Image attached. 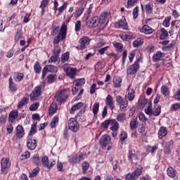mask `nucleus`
Here are the masks:
<instances>
[{"label": "nucleus", "instance_id": "f257e3e1", "mask_svg": "<svg viewBox=\"0 0 180 180\" xmlns=\"http://www.w3.org/2000/svg\"><path fill=\"white\" fill-rule=\"evenodd\" d=\"M108 16L109 13L108 12H103L100 16L96 15L91 17L86 21V26L89 27V29H95V27H97V32H101L106 26V20Z\"/></svg>", "mask_w": 180, "mask_h": 180}, {"label": "nucleus", "instance_id": "f03ea898", "mask_svg": "<svg viewBox=\"0 0 180 180\" xmlns=\"http://www.w3.org/2000/svg\"><path fill=\"white\" fill-rule=\"evenodd\" d=\"M110 126V130L112 131V137L117 136V131H119V122L115 119H108L101 123V129L107 130Z\"/></svg>", "mask_w": 180, "mask_h": 180}, {"label": "nucleus", "instance_id": "7ed1b4c3", "mask_svg": "<svg viewBox=\"0 0 180 180\" xmlns=\"http://www.w3.org/2000/svg\"><path fill=\"white\" fill-rule=\"evenodd\" d=\"M99 144L101 146L103 150H108V151H110L112 150V137L108 134H103L99 141Z\"/></svg>", "mask_w": 180, "mask_h": 180}, {"label": "nucleus", "instance_id": "20e7f679", "mask_svg": "<svg viewBox=\"0 0 180 180\" xmlns=\"http://www.w3.org/2000/svg\"><path fill=\"white\" fill-rule=\"evenodd\" d=\"M67 30H68L67 24L63 23L60 26V32L56 37L53 39V44H58L60 41H63L67 39Z\"/></svg>", "mask_w": 180, "mask_h": 180}, {"label": "nucleus", "instance_id": "39448f33", "mask_svg": "<svg viewBox=\"0 0 180 180\" xmlns=\"http://www.w3.org/2000/svg\"><path fill=\"white\" fill-rule=\"evenodd\" d=\"M11 158L9 157L3 158L1 160V172L3 175H6L11 169Z\"/></svg>", "mask_w": 180, "mask_h": 180}, {"label": "nucleus", "instance_id": "423d86ee", "mask_svg": "<svg viewBox=\"0 0 180 180\" xmlns=\"http://www.w3.org/2000/svg\"><path fill=\"white\" fill-rule=\"evenodd\" d=\"M140 61H141V58H139L134 61V64L128 67L127 69V75L131 76L137 74V71L140 70Z\"/></svg>", "mask_w": 180, "mask_h": 180}, {"label": "nucleus", "instance_id": "0eeeda50", "mask_svg": "<svg viewBox=\"0 0 180 180\" xmlns=\"http://www.w3.org/2000/svg\"><path fill=\"white\" fill-rule=\"evenodd\" d=\"M116 102L120 106V112H126L129 108V101L124 99L122 96H116Z\"/></svg>", "mask_w": 180, "mask_h": 180}, {"label": "nucleus", "instance_id": "6e6552de", "mask_svg": "<svg viewBox=\"0 0 180 180\" xmlns=\"http://www.w3.org/2000/svg\"><path fill=\"white\" fill-rule=\"evenodd\" d=\"M68 96H70V89H65L57 93L56 99L60 103H64L68 99Z\"/></svg>", "mask_w": 180, "mask_h": 180}, {"label": "nucleus", "instance_id": "1a4fd4ad", "mask_svg": "<svg viewBox=\"0 0 180 180\" xmlns=\"http://www.w3.org/2000/svg\"><path fill=\"white\" fill-rule=\"evenodd\" d=\"M85 160V155L84 153H80L79 155H72L69 157V162L72 164V165H77V164H79L81 161H84Z\"/></svg>", "mask_w": 180, "mask_h": 180}, {"label": "nucleus", "instance_id": "9d476101", "mask_svg": "<svg viewBox=\"0 0 180 180\" xmlns=\"http://www.w3.org/2000/svg\"><path fill=\"white\" fill-rule=\"evenodd\" d=\"M63 70H64V72H65V75L68 77H69V78H71L72 79H74V78H75L78 72V69H77L76 68H72L68 65L63 66Z\"/></svg>", "mask_w": 180, "mask_h": 180}, {"label": "nucleus", "instance_id": "9b49d317", "mask_svg": "<svg viewBox=\"0 0 180 180\" xmlns=\"http://www.w3.org/2000/svg\"><path fill=\"white\" fill-rule=\"evenodd\" d=\"M41 162L45 167V168H47L48 169H51L57 164V162H56V160L54 159H50L49 160V157L44 156L41 158Z\"/></svg>", "mask_w": 180, "mask_h": 180}, {"label": "nucleus", "instance_id": "f8f14e48", "mask_svg": "<svg viewBox=\"0 0 180 180\" xmlns=\"http://www.w3.org/2000/svg\"><path fill=\"white\" fill-rule=\"evenodd\" d=\"M91 43V38L88 37H84L79 40V44L76 46L77 50H84L87 46H89Z\"/></svg>", "mask_w": 180, "mask_h": 180}, {"label": "nucleus", "instance_id": "ddd939ff", "mask_svg": "<svg viewBox=\"0 0 180 180\" xmlns=\"http://www.w3.org/2000/svg\"><path fill=\"white\" fill-rule=\"evenodd\" d=\"M68 126L72 131L77 132V130H79V123L77 119L71 117L68 122Z\"/></svg>", "mask_w": 180, "mask_h": 180}, {"label": "nucleus", "instance_id": "4468645a", "mask_svg": "<svg viewBox=\"0 0 180 180\" xmlns=\"http://www.w3.org/2000/svg\"><path fill=\"white\" fill-rule=\"evenodd\" d=\"M41 95V86H37L34 88L32 92L30 95V101L32 102H34V101H37L39 97Z\"/></svg>", "mask_w": 180, "mask_h": 180}, {"label": "nucleus", "instance_id": "2eb2a0df", "mask_svg": "<svg viewBox=\"0 0 180 180\" xmlns=\"http://www.w3.org/2000/svg\"><path fill=\"white\" fill-rule=\"evenodd\" d=\"M115 26L118 29H120L121 27V29H123L124 30H129V25H127V21L126 20V18H124V16L116 22L115 23Z\"/></svg>", "mask_w": 180, "mask_h": 180}, {"label": "nucleus", "instance_id": "dca6fc26", "mask_svg": "<svg viewBox=\"0 0 180 180\" xmlns=\"http://www.w3.org/2000/svg\"><path fill=\"white\" fill-rule=\"evenodd\" d=\"M138 30L140 33L148 35L153 34L155 32V30L153 29L148 25H143L142 27H139Z\"/></svg>", "mask_w": 180, "mask_h": 180}, {"label": "nucleus", "instance_id": "f3484780", "mask_svg": "<svg viewBox=\"0 0 180 180\" xmlns=\"http://www.w3.org/2000/svg\"><path fill=\"white\" fill-rule=\"evenodd\" d=\"M57 71H58L57 66H54L51 65H46L42 71V78L44 79L48 72H57Z\"/></svg>", "mask_w": 180, "mask_h": 180}, {"label": "nucleus", "instance_id": "a211bd4d", "mask_svg": "<svg viewBox=\"0 0 180 180\" xmlns=\"http://www.w3.org/2000/svg\"><path fill=\"white\" fill-rule=\"evenodd\" d=\"M148 116H160L161 115V107L160 105H154L150 111L145 112Z\"/></svg>", "mask_w": 180, "mask_h": 180}, {"label": "nucleus", "instance_id": "6ab92c4d", "mask_svg": "<svg viewBox=\"0 0 180 180\" xmlns=\"http://www.w3.org/2000/svg\"><path fill=\"white\" fill-rule=\"evenodd\" d=\"M167 176L172 179L176 180L178 179V178H179V174H178V172H176V169H174V167H169L167 168Z\"/></svg>", "mask_w": 180, "mask_h": 180}, {"label": "nucleus", "instance_id": "aec40b11", "mask_svg": "<svg viewBox=\"0 0 180 180\" xmlns=\"http://www.w3.org/2000/svg\"><path fill=\"white\" fill-rule=\"evenodd\" d=\"M85 105L84 104V103L82 102H79L77 103H75V105H73L70 110V115H75V112H77V110H79V109H85Z\"/></svg>", "mask_w": 180, "mask_h": 180}, {"label": "nucleus", "instance_id": "412c9836", "mask_svg": "<svg viewBox=\"0 0 180 180\" xmlns=\"http://www.w3.org/2000/svg\"><path fill=\"white\" fill-rule=\"evenodd\" d=\"M25 128L21 124H18L15 128V136L17 139H23L25 137Z\"/></svg>", "mask_w": 180, "mask_h": 180}, {"label": "nucleus", "instance_id": "4be33fe9", "mask_svg": "<svg viewBox=\"0 0 180 180\" xmlns=\"http://www.w3.org/2000/svg\"><path fill=\"white\" fill-rule=\"evenodd\" d=\"M27 147L29 150H35L36 147H37V141L31 137H28L27 140Z\"/></svg>", "mask_w": 180, "mask_h": 180}, {"label": "nucleus", "instance_id": "5701e85b", "mask_svg": "<svg viewBox=\"0 0 180 180\" xmlns=\"http://www.w3.org/2000/svg\"><path fill=\"white\" fill-rule=\"evenodd\" d=\"M105 105L109 106L111 110L115 109V100H113V96H112V95L108 94L105 98Z\"/></svg>", "mask_w": 180, "mask_h": 180}, {"label": "nucleus", "instance_id": "b1692460", "mask_svg": "<svg viewBox=\"0 0 180 180\" xmlns=\"http://www.w3.org/2000/svg\"><path fill=\"white\" fill-rule=\"evenodd\" d=\"M120 37L122 40H124V41H129V40L134 39V34H133V32H128L127 33L120 34Z\"/></svg>", "mask_w": 180, "mask_h": 180}, {"label": "nucleus", "instance_id": "393cba45", "mask_svg": "<svg viewBox=\"0 0 180 180\" xmlns=\"http://www.w3.org/2000/svg\"><path fill=\"white\" fill-rule=\"evenodd\" d=\"M180 29V20H174L171 22V29L169 33H174L175 30H178Z\"/></svg>", "mask_w": 180, "mask_h": 180}, {"label": "nucleus", "instance_id": "a878e982", "mask_svg": "<svg viewBox=\"0 0 180 180\" xmlns=\"http://www.w3.org/2000/svg\"><path fill=\"white\" fill-rule=\"evenodd\" d=\"M167 134H168V129L167 127H160L158 132V139L161 140L164 139V137H166Z\"/></svg>", "mask_w": 180, "mask_h": 180}, {"label": "nucleus", "instance_id": "bb28decb", "mask_svg": "<svg viewBox=\"0 0 180 180\" xmlns=\"http://www.w3.org/2000/svg\"><path fill=\"white\" fill-rule=\"evenodd\" d=\"M8 88L11 92L13 93L18 91V85L15 84V82H13V78H12V77H10L8 79Z\"/></svg>", "mask_w": 180, "mask_h": 180}, {"label": "nucleus", "instance_id": "cd10ccee", "mask_svg": "<svg viewBox=\"0 0 180 180\" xmlns=\"http://www.w3.org/2000/svg\"><path fill=\"white\" fill-rule=\"evenodd\" d=\"M57 110H58V106L57 105V103H52L49 108V115L53 116L55 115V113H57Z\"/></svg>", "mask_w": 180, "mask_h": 180}, {"label": "nucleus", "instance_id": "c85d7f7f", "mask_svg": "<svg viewBox=\"0 0 180 180\" xmlns=\"http://www.w3.org/2000/svg\"><path fill=\"white\" fill-rule=\"evenodd\" d=\"M18 116H19V112H18L17 110H13L9 113L8 120L11 122V123H13L18 118Z\"/></svg>", "mask_w": 180, "mask_h": 180}, {"label": "nucleus", "instance_id": "c756f323", "mask_svg": "<svg viewBox=\"0 0 180 180\" xmlns=\"http://www.w3.org/2000/svg\"><path fill=\"white\" fill-rule=\"evenodd\" d=\"M165 57V53L161 51H157L153 56V61H161Z\"/></svg>", "mask_w": 180, "mask_h": 180}, {"label": "nucleus", "instance_id": "7c9ffc66", "mask_svg": "<svg viewBox=\"0 0 180 180\" xmlns=\"http://www.w3.org/2000/svg\"><path fill=\"white\" fill-rule=\"evenodd\" d=\"M144 8H145L146 13L147 15H151V13H153V11H154V5L153 4L152 2H149L146 4Z\"/></svg>", "mask_w": 180, "mask_h": 180}, {"label": "nucleus", "instance_id": "2f4dec72", "mask_svg": "<svg viewBox=\"0 0 180 180\" xmlns=\"http://www.w3.org/2000/svg\"><path fill=\"white\" fill-rule=\"evenodd\" d=\"M60 122V117L58 115H56L52 118V120L50 123L51 129H56L57 126H58V123Z\"/></svg>", "mask_w": 180, "mask_h": 180}, {"label": "nucleus", "instance_id": "473e14b6", "mask_svg": "<svg viewBox=\"0 0 180 180\" xmlns=\"http://www.w3.org/2000/svg\"><path fill=\"white\" fill-rule=\"evenodd\" d=\"M25 78V74L19 72H14L13 79L15 82H20Z\"/></svg>", "mask_w": 180, "mask_h": 180}, {"label": "nucleus", "instance_id": "72a5a7b5", "mask_svg": "<svg viewBox=\"0 0 180 180\" xmlns=\"http://www.w3.org/2000/svg\"><path fill=\"white\" fill-rule=\"evenodd\" d=\"M127 96L129 102H133V101H134V98H136V91L134 89H129Z\"/></svg>", "mask_w": 180, "mask_h": 180}, {"label": "nucleus", "instance_id": "f704fd0d", "mask_svg": "<svg viewBox=\"0 0 180 180\" xmlns=\"http://www.w3.org/2000/svg\"><path fill=\"white\" fill-rule=\"evenodd\" d=\"M122 79L120 77H114L112 82L115 88H120V86H122Z\"/></svg>", "mask_w": 180, "mask_h": 180}, {"label": "nucleus", "instance_id": "c9c22d12", "mask_svg": "<svg viewBox=\"0 0 180 180\" xmlns=\"http://www.w3.org/2000/svg\"><path fill=\"white\" fill-rule=\"evenodd\" d=\"M28 103H29V98L28 97H24L18 103L17 108L18 109H22V108H23V106H26V105H27Z\"/></svg>", "mask_w": 180, "mask_h": 180}, {"label": "nucleus", "instance_id": "e433bc0d", "mask_svg": "<svg viewBox=\"0 0 180 180\" xmlns=\"http://www.w3.org/2000/svg\"><path fill=\"white\" fill-rule=\"evenodd\" d=\"M31 161L32 164H34V165H40L41 164V161H40V157L39 156V154L34 155L31 158Z\"/></svg>", "mask_w": 180, "mask_h": 180}, {"label": "nucleus", "instance_id": "4c0bfd02", "mask_svg": "<svg viewBox=\"0 0 180 180\" xmlns=\"http://www.w3.org/2000/svg\"><path fill=\"white\" fill-rule=\"evenodd\" d=\"M138 131L143 137H148L147 130L144 124H142L141 127H139Z\"/></svg>", "mask_w": 180, "mask_h": 180}, {"label": "nucleus", "instance_id": "58836bf2", "mask_svg": "<svg viewBox=\"0 0 180 180\" xmlns=\"http://www.w3.org/2000/svg\"><path fill=\"white\" fill-rule=\"evenodd\" d=\"M160 91H161V94H162L163 96H169V95L171 94L169 91V89L166 85L162 86Z\"/></svg>", "mask_w": 180, "mask_h": 180}, {"label": "nucleus", "instance_id": "ea45409f", "mask_svg": "<svg viewBox=\"0 0 180 180\" xmlns=\"http://www.w3.org/2000/svg\"><path fill=\"white\" fill-rule=\"evenodd\" d=\"M84 113H85V110L83 111L80 110L76 114L75 119H76V120H79V122H84V120H85V118L84 117V115H83Z\"/></svg>", "mask_w": 180, "mask_h": 180}, {"label": "nucleus", "instance_id": "a19ab883", "mask_svg": "<svg viewBox=\"0 0 180 180\" xmlns=\"http://www.w3.org/2000/svg\"><path fill=\"white\" fill-rule=\"evenodd\" d=\"M37 133V122L32 124L30 131H29V136H33Z\"/></svg>", "mask_w": 180, "mask_h": 180}, {"label": "nucleus", "instance_id": "79ce46f5", "mask_svg": "<svg viewBox=\"0 0 180 180\" xmlns=\"http://www.w3.org/2000/svg\"><path fill=\"white\" fill-rule=\"evenodd\" d=\"M82 13H84V8H77L75 13H73L72 15L75 19H78V18H79Z\"/></svg>", "mask_w": 180, "mask_h": 180}, {"label": "nucleus", "instance_id": "37998d69", "mask_svg": "<svg viewBox=\"0 0 180 180\" xmlns=\"http://www.w3.org/2000/svg\"><path fill=\"white\" fill-rule=\"evenodd\" d=\"M171 15L165 17V20L162 22V26H164V27H169V26L171 25Z\"/></svg>", "mask_w": 180, "mask_h": 180}, {"label": "nucleus", "instance_id": "c03bdc74", "mask_svg": "<svg viewBox=\"0 0 180 180\" xmlns=\"http://www.w3.org/2000/svg\"><path fill=\"white\" fill-rule=\"evenodd\" d=\"M167 37H168V31H167L165 28H161L160 35V40H165V39H167Z\"/></svg>", "mask_w": 180, "mask_h": 180}, {"label": "nucleus", "instance_id": "a18cd8bd", "mask_svg": "<svg viewBox=\"0 0 180 180\" xmlns=\"http://www.w3.org/2000/svg\"><path fill=\"white\" fill-rule=\"evenodd\" d=\"M113 46L115 48L116 51L118 53H122L123 51V44L119 42H114Z\"/></svg>", "mask_w": 180, "mask_h": 180}, {"label": "nucleus", "instance_id": "49530a36", "mask_svg": "<svg viewBox=\"0 0 180 180\" xmlns=\"http://www.w3.org/2000/svg\"><path fill=\"white\" fill-rule=\"evenodd\" d=\"M22 37H23V32H22V30H18L14 37L15 43L18 42L20 39H22Z\"/></svg>", "mask_w": 180, "mask_h": 180}, {"label": "nucleus", "instance_id": "de8ad7c7", "mask_svg": "<svg viewBox=\"0 0 180 180\" xmlns=\"http://www.w3.org/2000/svg\"><path fill=\"white\" fill-rule=\"evenodd\" d=\"M34 71L36 74H40L41 72V65L39 61H37L34 65Z\"/></svg>", "mask_w": 180, "mask_h": 180}, {"label": "nucleus", "instance_id": "09e8293b", "mask_svg": "<svg viewBox=\"0 0 180 180\" xmlns=\"http://www.w3.org/2000/svg\"><path fill=\"white\" fill-rule=\"evenodd\" d=\"M139 123L137 122V118H134L130 122V129L131 130H136L137 129Z\"/></svg>", "mask_w": 180, "mask_h": 180}, {"label": "nucleus", "instance_id": "8fccbe9b", "mask_svg": "<svg viewBox=\"0 0 180 180\" xmlns=\"http://www.w3.org/2000/svg\"><path fill=\"white\" fill-rule=\"evenodd\" d=\"M39 106H40V103L39 102H36L32 103L30 106L29 110L31 112H36L39 109Z\"/></svg>", "mask_w": 180, "mask_h": 180}, {"label": "nucleus", "instance_id": "3c124183", "mask_svg": "<svg viewBox=\"0 0 180 180\" xmlns=\"http://www.w3.org/2000/svg\"><path fill=\"white\" fill-rule=\"evenodd\" d=\"M68 6V3L64 2L63 4L58 8V15H62V13L67 9Z\"/></svg>", "mask_w": 180, "mask_h": 180}, {"label": "nucleus", "instance_id": "603ef678", "mask_svg": "<svg viewBox=\"0 0 180 180\" xmlns=\"http://www.w3.org/2000/svg\"><path fill=\"white\" fill-rule=\"evenodd\" d=\"M82 174H86V171H88V169H89V162H88L87 161H84L82 165Z\"/></svg>", "mask_w": 180, "mask_h": 180}, {"label": "nucleus", "instance_id": "864d4df0", "mask_svg": "<svg viewBox=\"0 0 180 180\" xmlns=\"http://www.w3.org/2000/svg\"><path fill=\"white\" fill-rule=\"evenodd\" d=\"M74 84L75 86H82L85 84V79H77L75 80Z\"/></svg>", "mask_w": 180, "mask_h": 180}, {"label": "nucleus", "instance_id": "5fc2aeb1", "mask_svg": "<svg viewBox=\"0 0 180 180\" xmlns=\"http://www.w3.org/2000/svg\"><path fill=\"white\" fill-rule=\"evenodd\" d=\"M92 112L94 116H97L98 112H99V103H95L93 105Z\"/></svg>", "mask_w": 180, "mask_h": 180}, {"label": "nucleus", "instance_id": "6e6d98bb", "mask_svg": "<svg viewBox=\"0 0 180 180\" xmlns=\"http://www.w3.org/2000/svg\"><path fill=\"white\" fill-rule=\"evenodd\" d=\"M132 174L135 178H139L143 174V167L136 168Z\"/></svg>", "mask_w": 180, "mask_h": 180}, {"label": "nucleus", "instance_id": "4d7b16f0", "mask_svg": "<svg viewBox=\"0 0 180 180\" xmlns=\"http://www.w3.org/2000/svg\"><path fill=\"white\" fill-rule=\"evenodd\" d=\"M148 103V100L146 98V96H141L139 99V104L141 106H146Z\"/></svg>", "mask_w": 180, "mask_h": 180}, {"label": "nucleus", "instance_id": "13d9d810", "mask_svg": "<svg viewBox=\"0 0 180 180\" xmlns=\"http://www.w3.org/2000/svg\"><path fill=\"white\" fill-rule=\"evenodd\" d=\"M39 172H40V167H36L30 173V178H34L37 176V174H39Z\"/></svg>", "mask_w": 180, "mask_h": 180}, {"label": "nucleus", "instance_id": "bf43d9fd", "mask_svg": "<svg viewBox=\"0 0 180 180\" xmlns=\"http://www.w3.org/2000/svg\"><path fill=\"white\" fill-rule=\"evenodd\" d=\"M117 120L120 122V123H123L124 120H126V113L122 112L119 114L117 117Z\"/></svg>", "mask_w": 180, "mask_h": 180}, {"label": "nucleus", "instance_id": "052dcab7", "mask_svg": "<svg viewBox=\"0 0 180 180\" xmlns=\"http://www.w3.org/2000/svg\"><path fill=\"white\" fill-rule=\"evenodd\" d=\"M99 89V87H98V85L96 83H94L91 86H90V94L91 95H94L96 91Z\"/></svg>", "mask_w": 180, "mask_h": 180}, {"label": "nucleus", "instance_id": "680f3d73", "mask_svg": "<svg viewBox=\"0 0 180 180\" xmlns=\"http://www.w3.org/2000/svg\"><path fill=\"white\" fill-rule=\"evenodd\" d=\"M179 109H180L179 103H174L170 107V110H172V112H176V110H179Z\"/></svg>", "mask_w": 180, "mask_h": 180}, {"label": "nucleus", "instance_id": "e2e57ef3", "mask_svg": "<svg viewBox=\"0 0 180 180\" xmlns=\"http://www.w3.org/2000/svg\"><path fill=\"white\" fill-rule=\"evenodd\" d=\"M144 43V41L141 39V38L137 39L133 42L134 47H139V46H141Z\"/></svg>", "mask_w": 180, "mask_h": 180}, {"label": "nucleus", "instance_id": "0e129e2a", "mask_svg": "<svg viewBox=\"0 0 180 180\" xmlns=\"http://www.w3.org/2000/svg\"><path fill=\"white\" fill-rule=\"evenodd\" d=\"M60 53H61V48L60 47V46H58V45L55 46L53 51V54L54 56H60Z\"/></svg>", "mask_w": 180, "mask_h": 180}, {"label": "nucleus", "instance_id": "69168bd1", "mask_svg": "<svg viewBox=\"0 0 180 180\" xmlns=\"http://www.w3.org/2000/svg\"><path fill=\"white\" fill-rule=\"evenodd\" d=\"M127 139V132H126L125 131H122L120 135V141L123 143V141H124V140H126Z\"/></svg>", "mask_w": 180, "mask_h": 180}, {"label": "nucleus", "instance_id": "338daca9", "mask_svg": "<svg viewBox=\"0 0 180 180\" xmlns=\"http://www.w3.org/2000/svg\"><path fill=\"white\" fill-rule=\"evenodd\" d=\"M69 58H70V52H65L61 56L62 63H65L68 61Z\"/></svg>", "mask_w": 180, "mask_h": 180}, {"label": "nucleus", "instance_id": "774afa93", "mask_svg": "<svg viewBox=\"0 0 180 180\" xmlns=\"http://www.w3.org/2000/svg\"><path fill=\"white\" fill-rule=\"evenodd\" d=\"M59 60L60 56L58 55H53L49 58V63H57Z\"/></svg>", "mask_w": 180, "mask_h": 180}]
</instances>
